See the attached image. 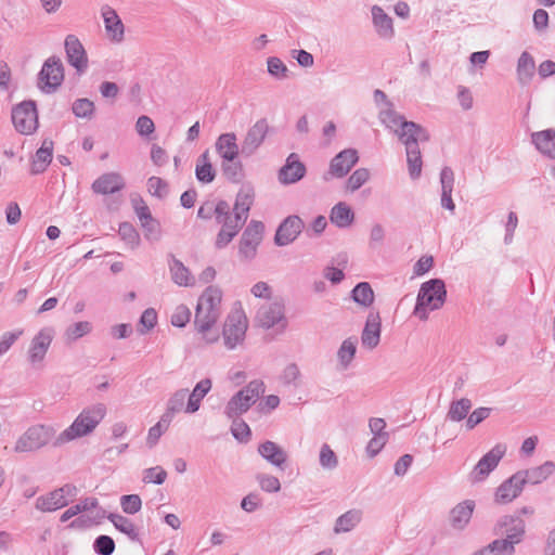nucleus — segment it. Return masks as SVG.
I'll list each match as a JSON object with an SVG mask.
<instances>
[{
  "label": "nucleus",
  "mask_w": 555,
  "mask_h": 555,
  "mask_svg": "<svg viewBox=\"0 0 555 555\" xmlns=\"http://www.w3.org/2000/svg\"><path fill=\"white\" fill-rule=\"evenodd\" d=\"M236 141L237 138L234 132L222 133L218 137L215 147L221 159L233 160L238 157L241 150Z\"/></svg>",
  "instance_id": "a878e982"
},
{
  "label": "nucleus",
  "mask_w": 555,
  "mask_h": 555,
  "mask_svg": "<svg viewBox=\"0 0 555 555\" xmlns=\"http://www.w3.org/2000/svg\"><path fill=\"white\" fill-rule=\"evenodd\" d=\"M382 320L379 312L371 311L361 334V345L367 350L375 349L380 340Z\"/></svg>",
  "instance_id": "6ab92c4d"
},
{
  "label": "nucleus",
  "mask_w": 555,
  "mask_h": 555,
  "mask_svg": "<svg viewBox=\"0 0 555 555\" xmlns=\"http://www.w3.org/2000/svg\"><path fill=\"white\" fill-rule=\"evenodd\" d=\"M232 421L231 431L232 435L240 441H245L250 436L248 425L240 417H228Z\"/></svg>",
  "instance_id": "4d7b16f0"
},
{
  "label": "nucleus",
  "mask_w": 555,
  "mask_h": 555,
  "mask_svg": "<svg viewBox=\"0 0 555 555\" xmlns=\"http://www.w3.org/2000/svg\"><path fill=\"white\" fill-rule=\"evenodd\" d=\"M330 220L339 228L347 227V204L345 202H339L332 208Z\"/></svg>",
  "instance_id": "603ef678"
},
{
  "label": "nucleus",
  "mask_w": 555,
  "mask_h": 555,
  "mask_svg": "<svg viewBox=\"0 0 555 555\" xmlns=\"http://www.w3.org/2000/svg\"><path fill=\"white\" fill-rule=\"evenodd\" d=\"M472 408V401L467 398L452 401L447 413V418L452 422L463 421Z\"/></svg>",
  "instance_id": "ea45409f"
},
{
  "label": "nucleus",
  "mask_w": 555,
  "mask_h": 555,
  "mask_svg": "<svg viewBox=\"0 0 555 555\" xmlns=\"http://www.w3.org/2000/svg\"><path fill=\"white\" fill-rule=\"evenodd\" d=\"M346 160L347 150H343L331 160L328 170L323 175V180L344 178L347 175Z\"/></svg>",
  "instance_id": "c9c22d12"
},
{
  "label": "nucleus",
  "mask_w": 555,
  "mask_h": 555,
  "mask_svg": "<svg viewBox=\"0 0 555 555\" xmlns=\"http://www.w3.org/2000/svg\"><path fill=\"white\" fill-rule=\"evenodd\" d=\"M352 300L362 308H369L373 305L375 294L370 283L360 282L351 291Z\"/></svg>",
  "instance_id": "e433bc0d"
},
{
  "label": "nucleus",
  "mask_w": 555,
  "mask_h": 555,
  "mask_svg": "<svg viewBox=\"0 0 555 555\" xmlns=\"http://www.w3.org/2000/svg\"><path fill=\"white\" fill-rule=\"evenodd\" d=\"M370 179V171L366 168L357 169L349 176V189L356 191Z\"/></svg>",
  "instance_id": "338daca9"
},
{
  "label": "nucleus",
  "mask_w": 555,
  "mask_h": 555,
  "mask_svg": "<svg viewBox=\"0 0 555 555\" xmlns=\"http://www.w3.org/2000/svg\"><path fill=\"white\" fill-rule=\"evenodd\" d=\"M490 413H491L490 408L482 406V408H478V409L474 410L467 417V421H466L467 429L475 428L478 424H480L482 421L488 418Z\"/></svg>",
  "instance_id": "0e129e2a"
},
{
  "label": "nucleus",
  "mask_w": 555,
  "mask_h": 555,
  "mask_svg": "<svg viewBox=\"0 0 555 555\" xmlns=\"http://www.w3.org/2000/svg\"><path fill=\"white\" fill-rule=\"evenodd\" d=\"M441 183V205L443 208L453 211L455 205L452 199V191L454 184V173L450 167H444L440 172Z\"/></svg>",
  "instance_id": "2f4dec72"
},
{
  "label": "nucleus",
  "mask_w": 555,
  "mask_h": 555,
  "mask_svg": "<svg viewBox=\"0 0 555 555\" xmlns=\"http://www.w3.org/2000/svg\"><path fill=\"white\" fill-rule=\"evenodd\" d=\"M125 185V180L120 173L107 172L94 180L91 188L96 194L108 195L119 192Z\"/></svg>",
  "instance_id": "4be33fe9"
},
{
  "label": "nucleus",
  "mask_w": 555,
  "mask_h": 555,
  "mask_svg": "<svg viewBox=\"0 0 555 555\" xmlns=\"http://www.w3.org/2000/svg\"><path fill=\"white\" fill-rule=\"evenodd\" d=\"M258 453L271 465L284 469L287 460L286 451L278 443L267 440L259 444Z\"/></svg>",
  "instance_id": "393cba45"
},
{
  "label": "nucleus",
  "mask_w": 555,
  "mask_h": 555,
  "mask_svg": "<svg viewBox=\"0 0 555 555\" xmlns=\"http://www.w3.org/2000/svg\"><path fill=\"white\" fill-rule=\"evenodd\" d=\"M68 504V500L62 496L56 489L47 495H41L36 500V508L41 512H53Z\"/></svg>",
  "instance_id": "72a5a7b5"
},
{
  "label": "nucleus",
  "mask_w": 555,
  "mask_h": 555,
  "mask_svg": "<svg viewBox=\"0 0 555 555\" xmlns=\"http://www.w3.org/2000/svg\"><path fill=\"white\" fill-rule=\"evenodd\" d=\"M371 22L378 39L391 41L396 36L395 21L380 5L371 7Z\"/></svg>",
  "instance_id": "dca6fc26"
},
{
  "label": "nucleus",
  "mask_w": 555,
  "mask_h": 555,
  "mask_svg": "<svg viewBox=\"0 0 555 555\" xmlns=\"http://www.w3.org/2000/svg\"><path fill=\"white\" fill-rule=\"evenodd\" d=\"M195 176L202 183H210L215 180L216 171L211 164H196Z\"/></svg>",
  "instance_id": "e2e57ef3"
},
{
  "label": "nucleus",
  "mask_w": 555,
  "mask_h": 555,
  "mask_svg": "<svg viewBox=\"0 0 555 555\" xmlns=\"http://www.w3.org/2000/svg\"><path fill=\"white\" fill-rule=\"evenodd\" d=\"M266 386L260 379L250 380L244 388L238 390L243 392V396L248 398L251 402H256L257 399L264 393Z\"/></svg>",
  "instance_id": "49530a36"
},
{
  "label": "nucleus",
  "mask_w": 555,
  "mask_h": 555,
  "mask_svg": "<svg viewBox=\"0 0 555 555\" xmlns=\"http://www.w3.org/2000/svg\"><path fill=\"white\" fill-rule=\"evenodd\" d=\"M306 173L305 165L299 162L297 154L292 153L286 164L279 171V181L282 184H291L299 181Z\"/></svg>",
  "instance_id": "5701e85b"
},
{
  "label": "nucleus",
  "mask_w": 555,
  "mask_h": 555,
  "mask_svg": "<svg viewBox=\"0 0 555 555\" xmlns=\"http://www.w3.org/2000/svg\"><path fill=\"white\" fill-rule=\"evenodd\" d=\"M474 506L473 501H465L457 504L450 514L452 527L455 529H463L468 524L473 515Z\"/></svg>",
  "instance_id": "473e14b6"
},
{
  "label": "nucleus",
  "mask_w": 555,
  "mask_h": 555,
  "mask_svg": "<svg viewBox=\"0 0 555 555\" xmlns=\"http://www.w3.org/2000/svg\"><path fill=\"white\" fill-rule=\"evenodd\" d=\"M221 299V289L217 286H208L199 296L195 309V327L209 344L219 339V334L217 332L211 334L210 330L220 317Z\"/></svg>",
  "instance_id": "7ed1b4c3"
},
{
  "label": "nucleus",
  "mask_w": 555,
  "mask_h": 555,
  "mask_svg": "<svg viewBox=\"0 0 555 555\" xmlns=\"http://www.w3.org/2000/svg\"><path fill=\"white\" fill-rule=\"evenodd\" d=\"M514 552L515 548L513 545H509V543L505 542L503 539H496L473 555H513Z\"/></svg>",
  "instance_id": "79ce46f5"
},
{
  "label": "nucleus",
  "mask_w": 555,
  "mask_h": 555,
  "mask_svg": "<svg viewBox=\"0 0 555 555\" xmlns=\"http://www.w3.org/2000/svg\"><path fill=\"white\" fill-rule=\"evenodd\" d=\"M221 170L223 176L233 183H238L244 178V168L242 162L237 158L233 160L221 162Z\"/></svg>",
  "instance_id": "58836bf2"
},
{
  "label": "nucleus",
  "mask_w": 555,
  "mask_h": 555,
  "mask_svg": "<svg viewBox=\"0 0 555 555\" xmlns=\"http://www.w3.org/2000/svg\"><path fill=\"white\" fill-rule=\"evenodd\" d=\"M387 441L388 435L373 436V438L369 441L366 447L367 456L372 459L375 455H377Z\"/></svg>",
  "instance_id": "774afa93"
},
{
  "label": "nucleus",
  "mask_w": 555,
  "mask_h": 555,
  "mask_svg": "<svg viewBox=\"0 0 555 555\" xmlns=\"http://www.w3.org/2000/svg\"><path fill=\"white\" fill-rule=\"evenodd\" d=\"M190 309L185 305H179L171 315V324L177 327H183L190 321Z\"/></svg>",
  "instance_id": "680f3d73"
},
{
  "label": "nucleus",
  "mask_w": 555,
  "mask_h": 555,
  "mask_svg": "<svg viewBox=\"0 0 555 555\" xmlns=\"http://www.w3.org/2000/svg\"><path fill=\"white\" fill-rule=\"evenodd\" d=\"M23 334V328L4 332L0 336V357L4 356Z\"/></svg>",
  "instance_id": "de8ad7c7"
},
{
  "label": "nucleus",
  "mask_w": 555,
  "mask_h": 555,
  "mask_svg": "<svg viewBox=\"0 0 555 555\" xmlns=\"http://www.w3.org/2000/svg\"><path fill=\"white\" fill-rule=\"evenodd\" d=\"M254 404L243 392H236L227 403L224 414L227 417H241Z\"/></svg>",
  "instance_id": "f704fd0d"
},
{
  "label": "nucleus",
  "mask_w": 555,
  "mask_h": 555,
  "mask_svg": "<svg viewBox=\"0 0 555 555\" xmlns=\"http://www.w3.org/2000/svg\"><path fill=\"white\" fill-rule=\"evenodd\" d=\"M131 202H132L134 211L140 220V223L151 222V219H153V217H152L150 208L147 207L145 202L141 197L132 198Z\"/></svg>",
  "instance_id": "69168bd1"
},
{
  "label": "nucleus",
  "mask_w": 555,
  "mask_h": 555,
  "mask_svg": "<svg viewBox=\"0 0 555 555\" xmlns=\"http://www.w3.org/2000/svg\"><path fill=\"white\" fill-rule=\"evenodd\" d=\"M212 382L210 378L199 380L192 392L188 396L185 413L193 414L199 410L201 402L205 396L211 390Z\"/></svg>",
  "instance_id": "c756f323"
},
{
  "label": "nucleus",
  "mask_w": 555,
  "mask_h": 555,
  "mask_svg": "<svg viewBox=\"0 0 555 555\" xmlns=\"http://www.w3.org/2000/svg\"><path fill=\"white\" fill-rule=\"evenodd\" d=\"M304 223L298 216L287 217L278 228L274 243L285 246L294 242L302 230Z\"/></svg>",
  "instance_id": "aec40b11"
},
{
  "label": "nucleus",
  "mask_w": 555,
  "mask_h": 555,
  "mask_svg": "<svg viewBox=\"0 0 555 555\" xmlns=\"http://www.w3.org/2000/svg\"><path fill=\"white\" fill-rule=\"evenodd\" d=\"M72 109L76 117L91 119L94 115V103L89 99H78L73 103Z\"/></svg>",
  "instance_id": "c03bdc74"
},
{
  "label": "nucleus",
  "mask_w": 555,
  "mask_h": 555,
  "mask_svg": "<svg viewBox=\"0 0 555 555\" xmlns=\"http://www.w3.org/2000/svg\"><path fill=\"white\" fill-rule=\"evenodd\" d=\"M555 472V463L546 461L542 465L526 470H518L524 479V485H538L546 480Z\"/></svg>",
  "instance_id": "c85d7f7f"
},
{
  "label": "nucleus",
  "mask_w": 555,
  "mask_h": 555,
  "mask_svg": "<svg viewBox=\"0 0 555 555\" xmlns=\"http://www.w3.org/2000/svg\"><path fill=\"white\" fill-rule=\"evenodd\" d=\"M106 415V406L96 403L83 409L73 424L64 429L53 441V447H61L75 439L91 434Z\"/></svg>",
  "instance_id": "20e7f679"
},
{
  "label": "nucleus",
  "mask_w": 555,
  "mask_h": 555,
  "mask_svg": "<svg viewBox=\"0 0 555 555\" xmlns=\"http://www.w3.org/2000/svg\"><path fill=\"white\" fill-rule=\"evenodd\" d=\"M319 460H320V465L324 469H330V470L334 469L337 467V464H338V461H337V457H336L334 451L326 443H324L321 447Z\"/></svg>",
  "instance_id": "5fc2aeb1"
},
{
  "label": "nucleus",
  "mask_w": 555,
  "mask_h": 555,
  "mask_svg": "<svg viewBox=\"0 0 555 555\" xmlns=\"http://www.w3.org/2000/svg\"><path fill=\"white\" fill-rule=\"evenodd\" d=\"M495 532L505 535L503 540L515 547L525 537L526 522L519 516L506 515L495 525Z\"/></svg>",
  "instance_id": "2eb2a0df"
},
{
  "label": "nucleus",
  "mask_w": 555,
  "mask_h": 555,
  "mask_svg": "<svg viewBox=\"0 0 555 555\" xmlns=\"http://www.w3.org/2000/svg\"><path fill=\"white\" fill-rule=\"evenodd\" d=\"M53 156V141L46 139L42 145L37 150L30 171L33 175H39L46 171L47 167L52 162Z\"/></svg>",
  "instance_id": "bb28decb"
},
{
  "label": "nucleus",
  "mask_w": 555,
  "mask_h": 555,
  "mask_svg": "<svg viewBox=\"0 0 555 555\" xmlns=\"http://www.w3.org/2000/svg\"><path fill=\"white\" fill-rule=\"evenodd\" d=\"M535 63L533 57L527 52H522L517 63V76L520 83H528L533 77Z\"/></svg>",
  "instance_id": "4c0bfd02"
},
{
  "label": "nucleus",
  "mask_w": 555,
  "mask_h": 555,
  "mask_svg": "<svg viewBox=\"0 0 555 555\" xmlns=\"http://www.w3.org/2000/svg\"><path fill=\"white\" fill-rule=\"evenodd\" d=\"M64 47L68 63L78 73H83L88 67V57L80 40L75 35H68L65 38Z\"/></svg>",
  "instance_id": "a211bd4d"
},
{
  "label": "nucleus",
  "mask_w": 555,
  "mask_h": 555,
  "mask_svg": "<svg viewBox=\"0 0 555 555\" xmlns=\"http://www.w3.org/2000/svg\"><path fill=\"white\" fill-rule=\"evenodd\" d=\"M169 425L170 423H164L163 416H160L158 423L149 429L146 443L150 448H153L157 443L158 439L168 429Z\"/></svg>",
  "instance_id": "bf43d9fd"
},
{
  "label": "nucleus",
  "mask_w": 555,
  "mask_h": 555,
  "mask_svg": "<svg viewBox=\"0 0 555 555\" xmlns=\"http://www.w3.org/2000/svg\"><path fill=\"white\" fill-rule=\"evenodd\" d=\"M268 72L270 75L278 79H284L287 77L288 68L287 66L275 56L269 57L267 61Z\"/></svg>",
  "instance_id": "6e6d98bb"
},
{
  "label": "nucleus",
  "mask_w": 555,
  "mask_h": 555,
  "mask_svg": "<svg viewBox=\"0 0 555 555\" xmlns=\"http://www.w3.org/2000/svg\"><path fill=\"white\" fill-rule=\"evenodd\" d=\"M12 121L22 134H31L38 128V113L34 101H24L12 111Z\"/></svg>",
  "instance_id": "9d476101"
},
{
  "label": "nucleus",
  "mask_w": 555,
  "mask_h": 555,
  "mask_svg": "<svg viewBox=\"0 0 555 555\" xmlns=\"http://www.w3.org/2000/svg\"><path fill=\"white\" fill-rule=\"evenodd\" d=\"M532 143L543 155L555 159V130L546 129L531 134Z\"/></svg>",
  "instance_id": "cd10ccee"
},
{
  "label": "nucleus",
  "mask_w": 555,
  "mask_h": 555,
  "mask_svg": "<svg viewBox=\"0 0 555 555\" xmlns=\"http://www.w3.org/2000/svg\"><path fill=\"white\" fill-rule=\"evenodd\" d=\"M380 121L387 128L393 130L399 140L405 145L410 177L417 179L422 172V156L418 142L428 141V132L422 126L404 120L403 116L391 109L380 113Z\"/></svg>",
  "instance_id": "f257e3e1"
},
{
  "label": "nucleus",
  "mask_w": 555,
  "mask_h": 555,
  "mask_svg": "<svg viewBox=\"0 0 555 555\" xmlns=\"http://www.w3.org/2000/svg\"><path fill=\"white\" fill-rule=\"evenodd\" d=\"M149 192L158 198H163L168 193V184L158 177H151L147 180Z\"/></svg>",
  "instance_id": "052dcab7"
},
{
  "label": "nucleus",
  "mask_w": 555,
  "mask_h": 555,
  "mask_svg": "<svg viewBox=\"0 0 555 555\" xmlns=\"http://www.w3.org/2000/svg\"><path fill=\"white\" fill-rule=\"evenodd\" d=\"M54 338L52 327L41 328L30 340L26 352V360L30 367L39 370L43 367L49 348Z\"/></svg>",
  "instance_id": "1a4fd4ad"
},
{
  "label": "nucleus",
  "mask_w": 555,
  "mask_h": 555,
  "mask_svg": "<svg viewBox=\"0 0 555 555\" xmlns=\"http://www.w3.org/2000/svg\"><path fill=\"white\" fill-rule=\"evenodd\" d=\"M270 131L269 122L266 118L258 119L251 127L248 128L242 143L241 154L249 157L262 145Z\"/></svg>",
  "instance_id": "4468645a"
},
{
  "label": "nucleus",
  "mask_w": 555,
  "mask_h": 555,
  "mask_svg": "<svg viewBox=\"0 0 555 555\" xmlns=\"http://www.w3.org/2000/svg\"><path fill=\"white\" fill-rule=\"evenodd\" d=\"M64 79V67L59 57H49L38 76V86L44 92H53Z\"/></svg>",
  "instance_id": "f8f14e48"
},
{
  "label": "nucleus",
  "mask_w": 555,
  "mask_h": 555,
  "mask_svg": "<svg viewBox=\"0 0 555 555\" xmlns=\"http://www.w3.org/2000/svg\"><path fill=\"white\" fill-rule=\"evenodd\" d=\"M248 322L242 309L232 310L224 322L223 341L224 346L232 350L241 345L245 339Z\"/></svg>",
  "instance_id": "6e6552de"
},
{
  "label": "nucleus",
  "mask_w": 555,
  "mask_h": 555,
  "mask_svg": "<svg viewBox=\"0 0 555 555\" xmlns=\"http://www.w3.org/2000/svg\"><path fill=\"white\" fill-rule=\"evenodd\" d=\"M300 376L301 373L299 366L296 363H289L283 370L281 380L286 385H294L297 387L299 385Z\"/></svg>",
  "instance_id": "864d4df0"
},
{
  "label": "nucleus",
  "mask_w": 555,
  "mask_h": 555,
  "mask_svg": "<svg viewBox=\"0 0 555 555\" xmlns=\"http://www.w3.org/2000/svg\"><path fill=\"white\" fill-rule=\"evenodd\" d=\"M256 480L260 489L268 493H275L281 490V482L279 478L270 474H257Z\"/></svg>",
  "instance_id": "a18cd8bd"
},
{
  "label": "nucleus",
  "mask_w": 555,
  "mask_h": 555,
  "mask_svg": "<svg viewBox=\"0 0 555 555\" xmlns=\"http://www.w3.org/2000/svg\"><path fill=\"white\" fill-rule=\"evenodd\" d=\"M253 201L254 193L250 190H241L232 210L225 201L215 205L216 221L221 225L215 243L217 248L225 247L236 236L248 218Z\"/></svg>",
  "instance_id": "f03ea898"
},
{
  "label": "nucleus",
  "mask_w": 555,
  "mask_h": 555,
  "mask_svg": "<svg viewBox=\"0 0 555 555\" xmlns=\"http://www.w3.org/2000/svg\"><path fill=\"white\" fill-rule=\"evenodd\" d=\"M101 16L106 38L113 43H121L125 40V25L116 10L105 4L101 8Z\"/></svg>",
  "instance_id": "f3484780"
},
{
  "label": "nucleus",
  "mask_w": 555,
  "mask_h": 555,
  "mask_svg": "<svg viewBox=\"0 0 555 555\" xmlns=\"http://www.w3.org/2000/svg\"><path fill=\"white\" fill-rule=\"evenodd\" d=\"M447 298V291L444 282L440 279L429 280L422 284L414 314L421 320L428 319V311L441 308Z\"/></svg>",
  "instance_id": "39448f33"
},
{
  "label": "nucleus",
  "mask_w": 555,
  "mask_h": 555,
  "mask_svg": "<svg viewBox=\"0 0 555 555\" xmlns=\"http://www.w3.org/2000/svg\"><path fill=\"white\" fill-rule=\"evenodd\" d=\"M189 390L186 388L179 389L175 391L167 401L166 411L164 412L163 421L164 423H171L175 415L182 411L185 412V400L188 399Z\"/></svg>",
  "instance_id": "7c9ffc66"
},
{
  "label": "nucleus",
  "mask_w": 555,
  "mask_h": 555,
  "mask_svg": "<svg viewBox=\"0 0 555 555\" xmlns=\"http://www.w3.org/2000/svg\"><path fill=\"white\" fill-rule=\"evenodd\" d=\"M108 520L115 526V528L117 530H119L120 532L127 534L131 540H138V531H137V528L134 526V524L132 522V520H130L129 518L125 517V516H121L119 514H109L107 516Z\"/></svg>",
  "instance_id": "a19ab883"
},
{
  "label": "nucleus",
  "mask_w": 555,
  "mask_h": 555,
  "mask_svg": "<svg viewBox=\"0 0 555 555\" xmlns=\"http://www.w3.org/2000/svg\"><path fill=\"white\" fill-rule=\"evenodd\" d=\"M118 233L121 240L130 245L131 248H134L139 245L140 237L132 224L128 222L120 223Z\"/></svg>",
  "instance_id": "09e8293b"
},
{
  "label": "nucleus",
  "mask_w": 555,
  "mask_h": 555,
  "mask_svg": "<svg viewBox=\"0 0 555 555\" xmlns=\"http://www.w3.org/2000/svg\"><path fill=\"white\" fill-rule=\"evenodd\" d=\"M264 227L261 221L251 220L244 230L238 245V255L242 260H251L256 257L257 248L262 241Z\"/></svg>",
  "instance_id": "9b49d317"
},
{
  "label": "nucleus",
  "mask_w": 555,
  "mask_h": 555,
  "mask_svg": "<svg viewBox=\"0 0 555 555\" xmlns=\"http://www.w3.org/2000/svg\"><path fill=\"white\" fill-rule=\"evenodd\" d=\"M55 429L51 425L36 424L28 427L15 441V453H33L55 440Z\"/></svg>",
  "instance_id": "423d86ee"
},
{
  "label": "nucleus",
  "mask_w": 555,
  "mask_h": 555,
  "mask_svg": "<svg viewBox=\"0 0 555 555\" xmlns=\"http://www.w3.org/2000/svg\"><path fill=\"white\" fill-rule=\"evenodd\" d=\"M506 446L504 443L495 444L489 452H487L475 465L469 474V478L474 482L485 480L489 474L499 465L500 461L506 453Z\"/></svg>",
  "instance_id": "ddd939ff"
},
{
  "label": "nucleus",
  "mask_w": 555,
  "mask_h": 555,
  "mask_svg": "<svg viewBox=\"0 0 555 555\" xmlns=\"http://www.w3.org/2000/svg\"><path fill=\"white\" fill-rule=\"evenodd\" d=\"M167 478V472L162 466L146 468L143 472V481L146 483L163 485Z\"/></svg>",
  "instance_id": "3c124183"
},
{
  "label": "nucleus",
  "mask_w": 555,
  "mask_h": 555,
  "mask_svg": "<svg viewBox=\"0 0 555 555\" xmlns=\"http://www.w3.org/2000/svg\"><path fill=\"white\" fill-rule=\"evenodd\" d=\"M168 267L171 280L175 284L183 287H192L195 285L196 280L189 268L173 255H169L168 257Z\"/></svg>",
  "instance_id": "b1692460"
},
{
  "label": "nucleus",
  "mask_w": 555,
  "mask_h": 555,
  "mask_svg": "<svg viewBox=\"0 0 555 555\" xmlns=\"http://www.w3.org/2000/svg\"><path fill=\"white\" fill-rule=\"evenodd\" d=\"M524 479L521 475L515 473L503 483H501L494 494V501L499 504H507L515 500L524 489Z\"/></svg>",
  "instance_id": "412c9836"
},
{
  "label": "nucleus",
  "mask_w": 555,
  "mask_h": 555,
  "mask_svg": "<svg viewBox=\"0 0 555 555\" xmlns=\"http://www.w3.org/2000/svg\"><path fill=\"white\" fill-rule=\"evenodd\" d=\"M94 551L100 555H112L115 550V542L108 535H100L93 544Z\"/></svg>",
  "instance_id": "13d9d810"
},
{
  "label": "nucleus",
  "mask_w": 555,
  "mask_h": 555,
  "mask_svg": "<svg viewBox=\"0 0 555 555\" xmlns=\"http://www.w3.org/2000/svg\"><path fill=\"white\" fill-rule=\"evenodd\" d=\"M92 330L91 323L88 321H80L69 325L65 330V337L69 341H75L82 336L89 334Z\"/></svg>",
  "instance_id": "37998d69"
},
{
  "label": "nucleus",
  "mask_w": 555,
  "mask_h": 555,
  "mask_svg": "<svg viewBox=\"0 0 555 555\" xmlns=\"http://www.w3.org/2000/svg\"><path fill=\"white\" fill-rule=\"evenodd\" d=\"M255 321L264 330L275 328L278 333L284 332L287 327L284 301L275 298L264 302L259 307Z\"/></svg>",
  "instance_id": "0eeeda50"
},
{
  "label": "nucleus",
  "mask_w": 555,
  "mask_h": 555,
  "mask_svg": "<svg viewBox=\"0 0 555 555\" xmlns=\"http://www.w3.org/2000/svg\"><path fill=\"white\" fill-rule=\"evenodd\" d=\"M120 506L126 514L133 515L142 507V500L138 494H126L120 498Z\"/></svg>",
  "instance_id": "8fccbe9b"
}]
</instances>
